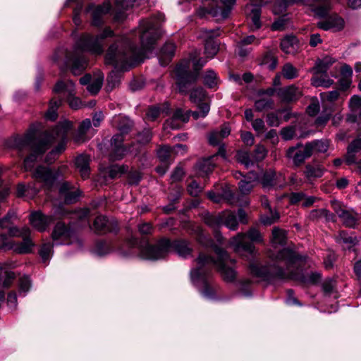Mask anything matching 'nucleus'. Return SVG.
Returning <instances> with one entry per match:
<instances>
[{"label":"nucleus","mask_w":361,"mask_h":361,"mask_svg":"<svg viewBox=\"0 0 361 361\" xmlns=\"http://www.w3.org/2000/svg\"><path fill=\"white\" fill-rule=\"evenodd\" d=\"M203 190L204 186L192 178L187 184V192L192 197H199L203 192Z\"/></svg>","instance_id":"nucleus-45"},{"label":"nucleus","mask_w":361,"mask_h":361,"mask_svg":"<svg viewBox=\"0 0 361 361\" xmlns=\"http://www.w3.org/2000/svg\"><path fill=\"white\" fill-rule=\"evenodd\" d=\"M222 225L226 226L230 230L235 231L238 228V223L236 215L231 211L221 212Z\"/></svg>","instance_id":"nucleus-34"},{"label":"nucleus","mask_w":361,"mask_h":361,"mask_svg":"<svg viewBox=\"0 0 361 361\" xmlns=\"http://www.w3.org/2000/svg\"><path fill=\"white\" fill-rule=\"evenodd\" d=\"M196 173L199 176L204 177L214 170V165L210 159H205L197 163Z\"/></svg>","instance_id":"nucleus-37"},{"label":"nucleus","mask_w":361,"mask_h":361,"mask_svg":"<svg viewBox=\"0 0 361 361\" xmlns=\"http://www.w3.org/2000/svg\"><path fill=\"white\" fill-rule=\"evenodd\" d=\"M135 145L134 143L131 144L128 147L125 145H119L111 147L110 149V158L112 160L121 159L127 152L135 153L137 155L139 153V149H136L135 152L132 147Z\"/></svg>","instance_id":"nucleus-29"},{"label":"nucleus","mask_w":361,"mask_h":361,"mask_svg":"<svg viewBox=\"0 0 361 361\" xmlns=\"http://www.w3.org/2000/svg\"><path fill=\"white\" fill-rule=\"evenodd\" d=\"M73 123L67 120L59 122L49 133H37V137H47L50 140L49 146L55 140H65L68 132L72 128Z\"/></svg>","instance_id":"nucleus-14"},{"label":"nucleus","mask_w":361,"mask_h":361,"mask_svg":"<svg viewBox=\"0 0 361 361\" xmlns=\"http://www.w3.org/2000/svg\"><path fill=\"white\" fill-rule=\"evenodd\" d=\"M195 231L198 243L206 247H212L217 258L214 259L210 255L200 252L195 259L196 267L190 271L191 280L200 288V292L204 297L214 298L217 287L209 281L213 268L216 269L224 281L232 282L235 279L236 273L234 268L230 265H233L235 261L230 257L225 250L215 245L213 240L206 235L200 226H196Z\"/></svg>","instance_id":"nucleus-1"},{"label":"nucleus","mask_w":361,"mask_h":361,"mask_svg":"<svg viewBox=\"0 0 361 361\" xmlns=\"http://www.w3.org/2000/svg\"><path fill=\"white\" fill-rule=\"evenodd\" d=\"M271 264L262 265L259 263H250L249 269L253 276L262 281L272 282L275 280H294L305 284H317L321 280L319 272H311L305 276L302 273V265L306 257L301 255L289 248H283L276 254L268 252Z\"/></svg>","instance_id":"nucleus-2"},{"label":"nucleus","mask_w":361,"mask_h":361,"mask_svg":"<svg viewBox=\"0 0 361 361\" xmlns=\"http://www.w3.org/2000/svg\"><path fill=\"white\" fill-rule=\"evenodd\" d=\"M219 1L220 3L222 4V6L213 8L209 11V13L214 16H218L219 14H220L223 19H226L228 17L230 12L231 11L234 4H235V0Z\"/></svg>","instance_id":"nucleus-30"},{"label":"nucleus","mask_w":361,"mask_h":361,"mask_svg":"<svg viewBox=\"0 0 361 361\" xmlns=\"http://www.w3.org/2000/svg\"><path fill=\"white\" fill-rule=\"evenodd\" d=\"M263 242V236L259 231L255 227H251L247 233H238L231 238L230 245L233 247L235 252L243 251L254 255L255 246L253 243H262Z\"/></svg>","instance_id":"nucleus-8"},{"label":"nucleus","mask_w":361,"mask_h":361,"mask_svg":"<svg viewBox=\"0 0 361 361\" xmlns=\"http://www.w3.org/2000/svg\"><path fill=\"white\" fill-rule=\"evenodd\" d=\"M31 288V281L27 276H24L19 279L18 291L20 295L25 296Z\"/></svg>","instance_id":"nucleus-57"},{"label":"nucleus","mask_w":361,"mask_h":361,"mask_svg":"<svg viewBox=\"0 0 361 361\" xmlns=\"http://www.w3.org/2000/svg\"><path fill=\"white\" fill-rule=\"evenodd\" d=\"M204 222L209 226L218 228L222 226L221 213L218 214H207L204 216Z\"/></svg>","instance_id":"nucleus-51"},{"label":"nucleus","mask_w":361,"mask_h":361,"mask_svg":"<svg viewBox=\"0 0 361 361\" xmlns=\"http://www.w3.org/2000/svg\"><path fill=\"white\" fill-rule=\"evenodd\" d=\"M51 238L57 245L77 243L79 247L82 245L78 233L63 222H58L55 225L51 233Z\"/></svg>","instance_id":"nucleus-9"},{"label":"nucleus","mask_w":361,"mask_h":361,"mask_svg":"<svg viewBox=\"0 0 361 361\" xmlns=\"http://www.w3.org/2000/svg\"><path fill=\"white\" fill-rule=\"evenodd\" d=\"M69 173L68 167L66 165H61L56 169L53 170V178L54 182L60 181L66 178Z\"/></svg>","instance_id":"nucleus-62"},{"label":"nucleus","mask_w":361,"mask_h":361,"mask_svg":"<svg viewBox=\"0 0 361 361\" xmlns=\"http://www.w3.org/2000/svg\"><path fill=\"white\" fill-rule=\"evenodd\" d=\"M335 60L329 56H326L323 59H318L314 66L311 69V72L314 75L326 74L329 68L333 65Z\"/></svg>","instance_id":"nucleus-26"},{"label":"nucleus","mask_w":361,"mask_h":361,"mask_svg":"<svg viewBox=\"0 0 361 361\" xmlns=\"http://www.w3.org/2000/svg\"><path fill=\"white\" fill-rule=\"evenodd\" d=\"M127 245L133 248H137L140 256L146 259L157 260L165 257L171 250L176 252L180 257L187 258L192 255V247L190 242L178 239L171 242L166 238L159 240L155 245L146 243L141 246L137 238L132 237L126 241Z\"/></svg>","instance_id":"nucleus-5"},{"label":"nucleus","mask_w":361,"mask_h":361,"mask_svg":"<svg viewBox=\"0 0 361 361\" xmlns=\"http://www.w3.org/2000/svg\"><path fill=\"white\" fill-rule=\"evenodd\" d=\"M200 111H190V115L194 119L197 120L199 118H204L207 116L209 112L210 106L209 103H201L197 105Z\"/></svg>","instance_id":"nucleus-55"},{"label":"nucleus","mask_w":361,"mask_h":361,"mask_svg":"<svg viewBox=\"0 0 361 361\" xmlns=\"http://www.w3.org/2000/svg\"><path fill=\"white\" fill-rule=\"evenodd\" d=\"M260 14L261 9L259 8H254L252 9L249 16L251 20L250 28L252 30H255L260 28Z\"/></svg>","instance_id":"nucleus-53"},{"label":"nucleus","mask_w":361,"mask_h":361,"mask_svg":"<svg viewBox=\"0 0 361 361\" xmlns=\"http://www.w3.org/2000/svg\"><path fill=\"white\" fill-rule=\"evenodd\" d=\"M317 26L324 30L334 29L336 31H340L343 29L345 21L341 17L335 13L329 16L325 20L319 22Z\"/></svg>","instance_id":"nucleus-22"},{"label":"nucleus","mask_w":361,"mask_h":361,"mask_svg":"<svg viewBox=\"0 0 361 361\" xmlns=\"http://www.w3.org/2000/svg\"><path fill=\"white\" fill-rule=\"evenodd\" d=\"M310 5L314 13L320 17L326 16L331 9L330 4L326 0H314Z\"/></svg>","instance_id":"nucleus-33"},{"label":"nucleus","mask_w":361,"mask_h":361,"mask_svg":"<svg viewBox=\"0 0 361 361\" xmlns=\"http://www.w3.org/2000/svg\"><path fill=\"white\" fill-rule=\"evenodd\" d=\"M324 74L314 75L311 79V84L314 87H329L334 84V80L326 78Z\"/></svg>","instance_id":"nucleus-43"},{"label":"nucleus","mask_w":361,"mask_h":361,"mask_svg":"<svg viewBox=\"0 0 361 361\" xmlns=\"http://www.w3.org/2000/svg\"><path fill=\"white\" fill-rule=\"evenodd\" d=\"M90 158L85 154H80L75 158V166L83 179L89 177Z\"/></svg>","instance_id":"nucleus-25"},{"label":"nucleus","mask_w":361,"mask_h":361,"mask_svg":"<svg viewBox=\"0 0 361 361\" xmlns=\"http://www.w3.org/2000/svg\"><path fill=\"white\" fill-rule=\"evenodd\" d=\"M182 195V189L177 185H171L169 189L168 199L170 202L179 200Z\"/></svg>","instance_id":"nucleus-63"},{"label":"nucleus","mask_w":361,"mask_h":361,"mask_svg":"<svg viewBox=\"0 0 361 361\" xmlns=\"http://www.w3.org/2000/svg\"><path fill=\"white\" fill-rule=\"evenodd\" d=\"M175 49L176 46L173 43L169 42L165 44L161 50V57L171 59L174 55Z\"/></svg>","instance_id":"nucleus-64"},{"label":"nucleus","mask_w":361,"mask_h":361,"mask_svg":"<svg viewBox=\"0 0 361 361\" xmlns=\"http://www.w3.org/2000/svg\"><path fill=\"white\" fill-rule=\"evenodd\" d=\"M15 279L16 275L14 272L6 267H0V283L2 282V286L4 288H10Z\"/></svg>","instance_id":"nucleus-35"},{"label":"nucleus","mask_w":361,"mask_h":361,"mask_svg":"<svg viewBox=\"0 0 361 361\" xmlns=\"http://www.w3.org/2000/svg\"><path fill=\"white\" fill-rule=\"evenodd\" d=\"M231 128L228 125H224L221 130H214L208 135L209 143L211 145L216 146L221 143V140L230 135Z\"/></svg>","instance_id":"nucleus-28"},{"label":"nucleus","mask_w":361,"mask_h":361,"mask_svg":"<svg viewBox=\"0 0 361 361\" xmlns=\"http://www.w3.org/2000/svg\"><path fill=\"white\" fill-rule=\"evenodd\" d=\"M271 242L273 246L284 245L286 243V234L284 230L274 227L272 230Z\"/></svg>","instance_id":"nucleus-39"},{"label":"nucleus","mask_w":361,"mask_h":361,"mask_svg":"<svg viewBox=\"0 0 361 361\" xmlns=\"http://www.w3.org/2000/svg\"><path fill=\"white\" fill-rule=\"evenodd\" d=\"M361 151V127L358 128L355 137L347 147L345 155V162L347 165H352L355 162V154Z\"/></svg>","instance_id":"nucleus-18"},{"label":"nucleus","mask_w":361,"mask_h":361,"mask_svg":"<svg viewBox=\"0 0 361 361\" xmlns=\"http://www.w3.org/2000/svg\"><path fill=\"white\" fill-rule=\"evenodd\" d=\"M111 250L109 245L106 241H98L96 243L94 252L99 256L108 254Z\"/></svg>","instance_id":"nucleus-61"},{"label":"nucleus","mask_w":361,"mask_h":361,"mask_svg":"<svg viewBox=\"0 0 361 361\" xmlns=\"http://www.w3.org/2000/svg\"><path fill=\"white\" fill-rule=\"evenodd\" d=\"M274 102L272 98L261 97L255 102V108L257 111L261 112L265 110L272 109Z\"/></svg>","instance_id":"nucleus-42"},{"label":"nucleus","mask_w":361,"mask_h":361,"mask_svg":"<svg viewBox=\"0 0 361 361\" xmlns=\"http://www.w3.org/2000/svg\"><path fill=\"white\" fill-rule=\"evenodd\" d=\"M336 240L343 249H350L358 242L356 237L350 235L345 231H341L336 236Z\"/></svg>","instance_id":"nucleus-31"},{"label":"nucleus","mask_w":361,"mask_h":361,"mask_svg":"<svg viewBox=\"0 0 361 361\" xmlns=\"http://www.w3.org/2000/svg\"><path fill=\"white\" fill-rule=\"evenodd\" d=\"M114 36V31L109 27L105 28L102 33L92 37L89 34L82 35L76 42L73 51L61 50L56 53L54 59L56 61L59 54L66 57L65 63L71 66V71L74 75H80L87 67V60L83 54L85 51L101 54L104 50V40Z\"/></svg>","instance_id":"nucleus-4"},{"label":"nucleus","mask_w":361,"mask_h":361,"mask_svg":"<svg viewBox=\"0 0 361 361\" xmlns=\"http://www.w3.org/2000/svg\"><path fill=\"white\" fill-rule=\"evenodd\" d=\"M92 229L96 233L105 234L107 233H117L119 228L118 222L114 218H108L100 215L95 218Z\"/></svg>","instance_id":"nucleus-12"},{"label":"nucleus","mask_w":361,"mask_h":361,"mask_svg":"<svg viewBox=\"0 0 361 361\" xmlns=\"http://www.w3.org/2000/svg\"><path fill=\"white\" fill-rule=\"evenodd\" d=\"M281 73L288 80H293L298 76V70L290 63H286L283 66Z\"/></svg>","instance_id":"nucleus-52"},{"label":"nucleus","mask_w":361,"mask_h":361,"mask_svg":"<svg viewBox=\"0 0 361 361\" xmlns=\"http://www.w3.org/2000/svg\"><path fill=\"white\" fill-rule=\"evenodd\" d=\"M22 238L23 241L19 243L10 240L6 234H1L0 240L2 243L0 245V250H12L14 252L21 255L30 253L35 246L30 235H25Z\"/></svg>","instance_id":"nucleus-10"},{"label":"nucleus","mask_w":361,"mask_h":361,"mask_svg":"<svg viewBox=\"0 0 361 361\" xmlns=\"http://www.w3.org/2000/svg\"><path fill=\"white\" fill-rule=\"evenodd\" d=\"M16 218L14 212H8L2 219L0 220V227L8 228V234L11 237H23L25 235H30L31 231L28 227L19 228L16 226H9L12 219Z\"/></svg>","instance_id":"nucleus-17"},{"label":"nucleus","mask_w":361,"mask_h":361,"mask_svg":"<svg viewBox=\"0 0 361 361\" xmlns=\"http://www.w3.org/2000/svg\"><path fill=\"white\" fill-rule=\"evenodd\" d=\"M205 99L206 93L202 87L192 89L190 93V100L197 105L201 103H207Z\"/></svg>","instance_id":"nucleus-44"},{"label":"nucleus","mask_w":361,"mask_h":361,"mask_svg":"<svg viewBox=\"0 0 361 361\" xmlns=\"http://www.w3.org/2000/svg\"><path fill=\"white\" fill-rule=\"evenodd\" d=\"M310 147V152L312 154L314 151L318 152H326L329 148V142L327 140H314L306 143Z\"/></svg>","instance_id":"nucleus-49"},{"label":"nucleus","mask_w":361,"mask_h":361,"mask_svg":"<svg viewBox=\"0 0 361 361\" xmlns=\"http://www.w3.org/2000/svg\"><path fill=\"white\" fill-rule=\"evenodd\" d=\"M336 206L338 209L335 208V211L343 224L347 227L354 228L359 218L358 214L342 209L341 204H336Z\"/></svg>","instance_id":"nucleus-24"},{"label":"nucleus","mask_w":361,"mask_h":361,"mask_svg":"<svg viewBox=\"0 0 361 361\" xmlns=\"http://www.w3.org/2000/svg\"><path fill=\"white\" fill-rule=\"evenodd\" d=\"M204 84L210 88L214 87L217 85L216 74L212 70L207 71L204 76Z\"/></svg>","instance_id":"nucleus-60"},{"label":"nucleus","mask_w":361,"mask_h":361,"mask_svg":"<svg viewBox=\"0 0 361 361\" xmlns=\"http://www.w3.org/2000/svg\"><path fill=\"white\" fill-rule=\"evenodd\" d=\"M296 2V0H276L273 11L275 13L279 14L286 11L287 7Z\"/></svg>","instance_id":"nucleus-56"},{"label":"nucleus","mask_w":361,"mask_h":361,"mask_svg":"<svg viewBox=\"0 0 361 361\" xmlns=\"http://www.w3.org/2000/svg\"><path fill=\"white\" fill-rule=\"evenodd\" d=\"M59 192L65 198L66 203L79 202L82 192L68 181L59 182Z\"/></svg>","instance_id":"nucleus-15"},{"label":"nucleus","mask_w":361,"mask_h":361,"mask_svg":"<svg viewBox=\"0 0 361 361\" xmlns=\"http://www.w3.org/2000/svg\"><path fill=\"white\" fill-rule=\"evenodd\" d=\"M349 106L356 121H361V97L354 95L351 97Z\"/></svg>","instance_id":"nucleus-40"},{"label":"nucleus","mask_w":361,"mask_h":361,"mask_svg":"<svg viewBox=\"0 0 361 361\" xmlns=\"http://www.w3.org/2000/svg\"><path fill=\"white\" fill-rule=\"evenodd\" d=\"M264 188H269L276 185V173L272 170L266 171L261 180Z\"/></svg>","instance_id":"nucleus-50"},{"label":"nucleus","mask_w":361,"mask_h":361,"mask_svg":"<svg viewBox=\"0 0 361 361\" xmlns=\"http://www.w3.org/2000/svg\"><path fill=\"white\" fill-rule=\"evenodd\" d=\"M236 159L238 162L249 168L255 164L253 158H251L249 153L246 152H238L236 154Z\"/></svg>","instance_id":"nucleus-59"},{"label":"nucleus","mask_w":361,"mask_h":361,"mask_svg":"<svg viewBox=\"0 0 361 361\" xmlns=\"http://www.w3.org/2000/svg\"><path fill=\"white\" fill-rule=\"evenodd\" d=\"M92 126L91 121L88 118L82 121L73 135V140L75 142L81 143L89 139L87 135L88 131Z\"/></svg>","instance_id":"nucleus-27"},{"label":"nucleus","mask_w":361,"mask_h":361,"mask_svg":"<svg viewBox=\"0 0 361 361\" xmlns=\"http://www.w3.org/2000/svg\"><path fill=\"white\" fill-rule=\"evenodd\" d=\"M63 98L61 96L55 97L50 100L49 107L46 114V117L50 121H54L57 118V109L61 106Z\"/></svg>","instance_id":"nucleus-36"},{"label":"nucleus","mask_w":361,"mask_h":361,"mask_svg":"<svg viewBox=\"0 0 361 361\" xmlns=\"http://www.w3.org/2000/svg\"><path fill=\"white\" fill-rule=\"evenodd\" d=\"M54 92L56 94H63V96L68 97L69 105L72 109L80 108L81 104L80 99L73 97L75 94V85L72 80L57 82L54 87Z\"/></svg>","instance_id":"nucleus-11"},{"label":"nucleus","mask_w":361,"mask_h":361,"mask_svg":"<svg viewBox=\"0 0 361 361\" xmlns=\"http://www.w3.org/2000/svg\"><path fill=\"white\" fill-rule=\"evenodd\" d=\"M310 147L307 144L303 149H298V146L291 147L288 148L286 152V157L292 159L294 164L299 166L304 162V161L312 156Z\"/></svg>","instance_id":"nucleus-20"},{"label":"nucleus","mask_w":361,"mask_h":361,"mask_svg":"<svg viewBox=\"0 0 361 361\" xmlns=\"http://www.w3.org/2000/svg\"><path fill=\"white\" fill-rule=\"evenodd\" d=\"M111 8L110 3L105 1L102 5L98 6L90 4L86 8V12L91 13L92 25L94 26H100L103 23V16L109 13Z\"/></svg>","instance_id":"nucleus-16"},{"label":"nucleus","mask_w":361,"mask_h":361,"mask_svg":"<svg viewBox=\"0 0 361 361\" xmlns=\"http://www.w3.org/2000/svg\"><path fill=\"white\" fill-rule=\"evenodd\" d=\"M285 197L288 198L290 203H298L302 202V203H314L316 199L313 196L307 197L302 192H293L290 195H286Z\"/></svg>","instance_id":"nucleus-41"},{"label":"nucleus","mask_w":361,"mask_h":361,"mask_svg":"<svg viewBox=\"0 0 361 361\" xmlns=\"http://www.w3.org/2000/svg\"><path fill=\"white\" fill-rule=\"evenodd\" d=\"M50 140L47 137H37V132L29 130L24 135L18 136L14 140V146L19 151L29 149L32 152L24 159V168L30 170L34 166L38 155L44 153L49 147Z\"/></svg>","instance_id":"nucleus-6"},{"label":"nucleus","mask_w":361,"mask_h":361,"mask_svg":"<svg viewBox=\"0 0 361 361\" xmlns=\"http://www.w3.org/2000/svg\"><path fill=\"white\" fill-rule=\"evenodd\" d=\"M265 210L266 214L260 216V221L264 226H270L279 219V213L276 209H273L271 204H265Z\"/></svg>","instance_id":"nucleus-32"},{"label":"nucleus","mask_w":361,"mask_h":361,"mask_svg":"<svg viewBox=\"0 0 361 361\" xmlns=\"http://www.w3.org/2000/svg\"><path fill=\"white\" fill-rule=\"evenodd\" d=\"M298 41L295 36H287L281 42V49L287 53H293L298 48Z\"/></svg>","instance_id":"nucleus-38"},{"label":"nucleus","mask_w":361,"mask_h":361,"mask_svg":"<svg viewBox=\"0 0 361 361\" xmlns=\"http://www.w3.org/2000/svg\"><path fill=\"white\" fill-rule=\"evenodd\" d=\"M206 63L205 60L199 59L193 61L194 72L190 71V61H182L177 65L174 70L176 78V84L178 87L179 92L186 94L188 92V88L190 85L195 82L197 80L198 71L202 68Z\"/></svg>","instance_id":"nucleus-7"},{"label":"nucleus","mask_w":361,"mask_h":361,"mask_svg":"<svg viewBox=\"0 0 361 361\" xmlns=\"http://www.w3.org/2000/svg\"><path fill=\"white\" fill-rule=\"evenodd\" d=\"M34 176L37 180L42 183L44 187L48 190H51L54 186L53 170L50 168L44 166H37Z\"/></svg>","instance_id":"nucleus-19"},{"label":"nucleus","mask_w":361,"mask_h":361,"mask_svg":"<svg viewBox=\"0 0 361 361\" xmlns=\"http://www.w3.org/2000/svg\"><path fill=\"white\" fill-rule=\"evenodd\" d=\"M138 32L142 50L134 47L128 38L120 37L111 44L105 55L106 64L116 68L126 69L135 62L142 61L144 50L150 49L161 36L160 25L157 20H142L140 23Z\"/></svg>","instance_id":"nucleus-3"},{"label":"nucleus","mask_w":361,"mask_h":361,"mask_svg":"<svg viewBox=\"0 0 361 361\" xmlns=\"http://www.w3.org/2000/svg\"><path fill=\"white\" fill-rule=\"evenodd\" d=\"M278 94L283 102H292L300 98L302 93L299 87L291 85L280 89Z\"/></svg>","instance_id":"nucleus-23"},{"label":"nucleus","mask_w":361,"mask_h":361,"mask_svg":"<svg viewBox=\"0 0 361 361\" xmlns=\"http://www.w3.org/2000/svg\"><path fill=\"white\" fill-rule=\"evenodd\" d=\"M104 80V75L101 73L97 75L87 86V90L92 94H96L100 90Z\"/></svg>","instance_id":"nucleus-48"},{"label":"nucleus","mask_w":361,"mask_h":361,"mask_svg":"<svg viewBox=\"0 0 361 361\" xmlns=\"http://www.w3.org/2000/svg\"><path fill=\"white\" fill-rule=\"evenodd\" d=\"M324 169L320 166L316 167L312 165H307L305 167V173L308 178H319L323 174Z\"/></svg>","instance_id":"nucleus-58"},{"label":"nucleus","mask_w":361,"mask_h":361,"mask_svg":"<svg viewBox=\"0 0 361 361\" xmlns=\"http://www.w3.org/2000/svg\"><path fill=\"white\" fill-rule=\"evenodd\" d=\"M173 152V149L168 145L159 146L157 149V157L162 163H167Z\"/></svg>","instance_id":"nucleus-46"},{"label":"nucleus","mask_w":361,"mask_h":361,"mask_svg":"<svg viewBox=\"0 0 361 361\" xmlns=\"http://www.w3.org/2000/svg\"><path fill=\"white\" fill-rule=\"evenodd\" d=\"M219 35V30L203 29L201 30L200 37L205 41L204 52L208 58H213L219 51V43L213 39L214 37Z\"/></svg>","instance_id":"nucleus-13"},{"label":"nucleus","mask_w":361,"mask_h":361,"mask_svg":"<svg viewBox=\"0 0 361 361\" xmlns=\"http://www.w3.org/2000/svg\"><path fill=\"white\" fill-rule=\"evenodd\" d=\"M277 57L274 51H267L262 59V64L267 65L270 70H274L277 66Z\"/></svg>","instance_id":"nucleus-54"},{"label":"nucleus","mask_w":361,"mask_h":361,"mask_svg":"<svg viewBox=\"0 0 361 361\" xmlns=\"http://www.w3.org/2000/svg\"><path fill=\"white\" fill-rule=\"evenodd\" d=\"M190 116V111H184L181 109H177L174 111L172 118L170 121H168L169 125H170L172 128H176V126H175L173 124V122L174 121L180 120L182 122L185 123V122L188 121Z\"/></svg>","instance_id":"nucleus-47"},{"label":"nucleus","mask_w":361,"mask_h":361,"mask_svg":"<svg viewBox=\"0 0 361 361\" xmlns=\"http://www.w3.org/2000/svg\"><path fill=\"white\" fill-rule=\"evenodd\" d=\"M53 221L51 216L44 215L40 212H35L30 215L31 225L39 232L46 231Z\"/></svg>","instance_id":"nucleus-21"}]
</instances>
